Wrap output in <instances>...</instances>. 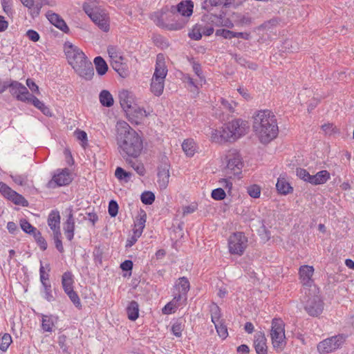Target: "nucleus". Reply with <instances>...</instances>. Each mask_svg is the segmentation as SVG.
<instances>
[{
	"label": "nucleus",
	"mask_w": 354,
	"mask_h": 354,
	"mask_svg": "<svg viewBox=\"0 0 354 354\" xmlns=\"http://www.w3.org/2000/svg\"><path fill=\"white\" fill-rule=\"evenodd\" d=\"M116 141L120 154L123 158H137L141 153L143 145L139 134L124 121L117 122Z\"/></svg>",
	"instance_id": "obj_1"
},
{
	"label": "nucleus",
	"mask_w": 354,
	"mask_h": 354,
	"mask_svg": "<svg viewBox=\"0 0 354 354\" xmlns=\"http://www.w3.org/2000/svg\"><path fill=\"white\" fill-rule=\"evenodd\" d=\"M253 118V129L261 143H268L277 136V119L271 111H259Z\"/></svg>",
	"instance_id": "obj_2"
},
{
	"label": "nucleus",
	"mask_w": 354,
	"mask_h": 354,
	"mask_svg": "<svg viewBox=\"0 0 354 354\" xmlns=\"http://www.w3.org/2000/svg\"><path fill=\"white\" fill-rule=\"evenodd\" d=\"M176 13L177 6H172L170 8L165 7L160 12L151 13L149 18L159 27L167 30H176Z\"/></svg>",
	"instance_id": "obj_3"
},
{
	"label": "nucleus",
	"mask_w": 354,
	"mask_h": 354,
	"mask_svg": "<svg viewBox=\"0 0 354 354\" xmlns=\"http://www.w3.org/2000/svg\"><path fill=\"white\" fill-rule=\"evenodd\" d=\"M270 336L273 348L278 353L281 352L287 344L283 320L277 318L272 319Z\"/></svg>",
	"instance_id": "obj_4"
},
{
	"label": "nucleus",
	"mask_w": 354,
	"mask_h": 354,
	"mask_svg": "<svg viewBox=\"0 0 354 354\" xmlns=\"http://www.w3.org/2000/svg\"><path fill=\"white\" fill-rule=\"evenodd\" d=\"M248 128V123L240 119L232 120L225 124L221 128V133L223 136H227L226 142L235 140L244 135Z\"/></svg>",
	"instance_id": "obj_5"
},
{
	"label": "nucleus",
	"mask_w": 354,
	"mask_h": 354,
	"mask_svg": "<svg viewBox=\"0 0 354 354\" xmlns=\"http://www.w3.org/2000/svg\"><path fill=\"white\" fill-rule=\"evenodd\" d=\"M317 293L318 290L315 292H307V295H305L303 299L305 310L313 317L320 315L324 308V303Z\"/></svg>",
	"instance_id": "obj_6"
},
{
	"label": "nucleus",
	"mask_w": 354,
	"mask_h": 354,
	"mask_svg": "<svg viewBox=\"0 0 354 354\" xmlns=\"http://www.w3.org/2000/svg\"><path fill=\"white\" fill-rule=\"evenodd\" d=\"M314 271V268L308 265L301 266L299 268V280L303 286L301 292L304 295H307V292L318 290L313 279Z\"/></svg>",
	"instance_id": "obj_7"
},
{
	"label": "nucleus",
	"mask_w": 354,
	"mask_h": 354,
	"mask_svg": "<svg viewBox=\"0 0 354 354\" xmlns=\"http://www.w3.org/2000/svg\"><path fill=\"white\" fill-rule=\"evenodd\" d=\"M120 104L122 109L127 113L131 114L133 112H136L140 116H147L145 110L137 107L135 104L134 95L131 92L127 90H123L119 93Z\"/></svg>",
	"instance_id": "obj_8"
},
{
	"label": "nucleus",
	"mask_w": 354,
	"mask_h": 354,
	"mask_svg": "<svg viewBox=\"0 0 354 354\" xmlns=\"http://www.w3.org/2000/svg\"><path fill=\"white\" fill-rule=\"evenodd\" d=\"M248 245V238L243 232L233 233L228 239L229 251L232 254L242 255Z\"/></svg>",
	"instance_id": "obj_9"
},
{
	"label": "nucleus",
	"mask_w": 354,
	"mask_h": 354,
	"mask_svg": "<svg viewBox=\"0 0 354 354\" xmlns=\"http://www.w3.org/2000/svg\"><path fill=\"white\" fill-rule=\"evenodd\" d=\"M344 342L342 335H336L327 338L319 342L317 345V350L320 353H327L337 349Z\"/></svg>",
	"instance_id": "obj_10"
},
{
	"label": "nucleus",
	"mask_w": 354,
	"mask_h": 354,
	"mask_svg": "<svg viewBox=\"0 0 354 354\" xmlns=\"http://www.w3.org/2000/svg\"><path fill=\"white\" fill-rule=\"evenodd\" d=\"M9 88L10 94L21 102H26L28 95L30 94L27 88L17 81L10 80Z\"/></svg>",
	"instance_id": "obj_11"
},
{
	"label": "nucleus",
	"mask_w": 354,
	"mask_h": 354,
	"mask_svg": "<svg viewBox=\"0 0 354 354\" xmlns=\"http://www.w3.org/2000/svg\"><path fill=\"white\" fill-rule=\"evenodd\" d=\"M73 177L71 173L68 169L65 168L53 176L52 180L48 183V187L49 188H54L55 185H67L71 183Z\"/></svg>",
	"instance_id": "obj_12"
},
{
	"label": "nucleus",
	"mask_w": 354,
	"mask_h": 354,
	"mask_svg": "<svg viewBox=\"0 0 354 354\" xmlns=\"http://www.w3.org/2000/svg\"><path fill=\"white\" fill-rule=\"evenodd\" d=\"M66 55L69 64L75 70L76 67H79L77 63L82 61V59L86 58L85 54L77 46L72 44L68 45L66 48Z\"/></svg>",
	"instance_id": "obj_13"
},
{
	"label": "nucleus",
	"mask_w": 354,
	"mask_h": 354,
	"mask_svg": "<svg viewBox=\"0 0 354 354\" xmlns=\"http://www.w3.org/2000/svg\"><path fill=\"white\" fill-rule=\"evenodd\" d=\"M108 53L111 59V64L113 68L120 75L124 70V64L122 63L123 57L116 48L111 46L108 48Z\"/></svg>",
	"instance_id": "obj_14"
},
{
	"label": "nucleus",
	"mask_w": 354,
	"mask_h": 354,
	"mask_svg": "<svg viewBox=\"0 0 354 354\" xmlns=\"http://www.w3.org/2000/svg\"><path fill=\"white\" fill-rule=\"evenodd\" d=\"M169 165L167 162H162L158 166L157 182L161 189H165L169 183Z\"/></svg>",
	"instance_id": "obj_15"
},
{
	"label": "nucleus",
	"mask_w": 354,
	"mask_h": 354,
	"mask_svg": "<svg viewBox=\"0 0 354 354\" xmlns=\"http://www.w3.org/2000/svg\"><path fill=\"white\" fill-rule=\"evenodd\" d=\"M46 16L53 25L64 32L67 33L69 31V28L66 25V22L58 14L49 10L46 12Z\"/></svg>",
	"instance_id": "obj_16"
},
{
	"label": "nucleus",
	"mask_w": 354,
	"mask_h": 354,
	"mask_svg": "<svg viewBox=\"0 0 354 354\" xmlns=\"http://www.w3.org/2000/svg\"><path fill=\"white\" fill-rule=\"evenodd\" d=\"M180 288L181 290L180 293L178 294V306L185 304L187 299V293L189 290L190 284L186 277L178 278V292H180Z\"/></svg>",
	"instance_id": "obj_17"
},
{
	"label": "nucleus",
	"mask_w": 354,
	"mask_h": 354,
	"mask_svg": "<svg viewBox=\"0 0 354 354\" xmlns=\"http://www.w3.org/2000/svg\"><path fill=\"white\" fill-rule=\"evenodd\" d=\"M254 345L257 354H267L266 338L263 332L259 331L255 334Z\"/></svg>",
	"instance_id": "obj_18"
},
{
	"label": "nucleus",
	"mask_w": 354,
	"mask_h": 354,
	"mask_svg": "<svg viewBox=\"0 0 354 354\" xmlns=\"http://www.w3.org/2000/svg\"><path fill=\"white\" fill-rule=\"evenodd\" d=\"M90 19L104 32H108L109 30V24L108 17L105 14H101L97 12L94 15L90 16Z\"/></svg>",
	"instance_id": "obj_19"
},
{
	"label": "nucleus",
	"mask_w": 354,
	"mask_h": 354,
	"mask_svg": "<svg viewBox=\"0 0 354 354\" xmlns=\"http://www.w3.org/2000/svg\"><path fill=\"white\" fill-rule=\"evenodd\" d=\"M194 2L191 0L182 1L178 3V14L185 17L189 18L193 14Z\"/></svg>",
	"instance_id": "obj_20"
},
{
	"label": "nucleus",
	"mask_w": 354,
	"mask_h": 354,
	"mask_svg": "<svg viewBox=\"0 0 354 354\" xmlns=\"http://www.w3.org/2000/svg\"><path fill=\"white\" fill-rule=\"evenodd\" d=\"M183 151L187 157H192L197 151L198 147L196 142L192 138L185 139L182 145Z\"/></svg>",
	"instance_id": "obj_21"
},
{
	"label": "nucleus",
	"mask_w": 354,
	"mask_h": 354,
	"mask_svg": "<svg viewBox=\"0 0 354 354\" xmlns=\"http://www.w3.org/2000/svg\"><path fill=\"white\" fill-rule=\"evenodd\" d=\"M227 167L229 169L240 170L243 167V162L241 156L238 153H232L227 156Z\"/></svg>",
	"instance_id": "obj_22"
},
{
	"label": "nucleus",
	"mask_w": 354,
	"mask_h": 354,
	"mask_svg": "<svg viewBox=\"0 0 354 354\" xmlns=\"http://www.w3.org/2000/svg\"><path fill=\"white\" fill-rule=\"evenodd\" d=\"M162 58V56L160 54L158 55L155 72L153 73V77L164 80L167 71L165 66V64Z\"/></svg>",
	"instance_id": "obj_23"
},
{
	"label": "nucleus",
	"mask_w": 354,
	"mask_h": 354,
	"mask_svg": "<svg viewBox=\"0 0 354 354\" xmlns=\"http://www.w3.org/2000/svg\"><path fill=\"white\" fill-rule=\"evenodd\" d=\"M216 35H221L225 39H232L234 37L241 38L243 39H249L250 34L248 32H236L229 30L221 29L217 30Z\"/></svg>",
	"instance_id": "obj_24"
},
{
	"label": "nucleus",
	"mask_w": 354,
	"mask_h": 354,
	"mask_svg": "<svg viewBox=\"0 0 354 354\" xmlns=\"http://www.w3.org/2000/svg\"><path fill=\"white\" fill-rule=\"evenodd\" d=\"M48 224L50 228L53 231V233H55L57 230L60 231V216L58 211H52L49 214L48 218Z\"/></svg>",
	"instance_id": "obj_25"
},
{
	"label": "nucleus",
	"mask_w": 354,
	"mask_h": 354,
	"mask_svg": "<svg viewBox=\"0 0 354 354\" xmlns=\"http://www.w3.org/2000/svg\"><path fill=\"white\" fill-rule=\"evenodd\" d=\"M330 178V174L326 170L317 172L315 175H311L310 183L312 185H321L325 183Z\"/></svg>",
	"instance_id": "obj_26"
},
{
	"label": "nucleus",
	"mask_w": 354,
	"mask_h": 354,
	"mask_svg": "<svg viewBox=\"0 0 354 354\" xmlns=\"http://www.w3.org/2000/svg\"><path fill=\"white\" fill-rule=\"evenodd\" d=\"M140 217L137 218L134 225L133 233L137 236H140L145 226L147 215L144 211H141Z\"/></svg>",
	"instance_id": "obj_27"
},
{
	"label": "nucleus",
	"mask_w": 354,
	"mask_h": 354,
	"mask_svg": "<svg viewBox=\"0 0 354 354\" xmlns=\"http://www.w3.org/2000/svg\"><path fill=\"white\" fill-rule=\"evenodd\" d=\"M75 71L80 76L87 80H91L94 75V70L92 63H88L87 67H86L84 69H82L79 66L76 67Z\"/></svg>",
	"instance_id": "obj_28"
},
{
	"label": "nucleus",
	"mask_w": 354,
	"mask_h": 354,
	"mask_svg": "<svg viewBox=\"0 0 354 354\" xmlns=\"http://www.w3.org/2000/svg\"><path fill=\"white\" fill-rule=\"evenodd\" d=\"M57 322V317L52 315H42L41 327L44 331L51 332L55 323Z\"/></svg>",
	"instance_id": "obj_29"
},
{
	"label": "nucleus",
	"mask_w": 354,
	"mask_h": 354,
	"mask_svg": "<svg viewBox=\"0 0 354 354\" xmlns=\"http://www.w3.org/2000/svg\"><path fill=\"white\" fill-rule=\"evenodd\" d=\"M164 89V80L152 77L151 83V91L156 96L162 93Z\"/></svg>",
	"instance_id": "obj_30"
},
{
	"label": "nucleus",
	"mask_w": 354,
	"mask_h": 354,
	"mask_svg": "<svg viewBox=\"0 0 354 354\" xmlns=\"http://www.w3.org/2000/svg\"><path fill=\"white\" fill-rule=\"evenodd\" d=\"M45 5L53 6L55 3L54 2H50L48 0L37 1L36 3H34L32 8L30 11L31 16L33 18L38 17L40 13L41 8Z\"/></svg>",
	"instance_id": "obj_31"
},
{
	"label": "nucleus",
	"mask_w": 354,
	"mask_h": 354,
	"mask_svg": "<svg viewBox=\"0 0 354 354\" xmlns=\"http://www.w3.org/2000/svg\"><path fill=\"white\" fill-rule=\"evenodd\" d=\"M99 99L102 105L106 107H111L114 102L112 95L106 90H103L100 92Z\"/></svg>",
	"instance_id": "obj_32"
},
{
	"label": "nucleus",
	"mask_w": 354,
	"mask_h": 354,
	"mask_svg": "<svg viewBox=\"0 0 354 354\" xmlns=\"http://www.w3.org/2000/svg\"><path fill=\"white\" fill-rule=\"evenodd\" d=\"M127 313L128 318L130 320L135 321L139 315L138 304L135 301H131L127 308Z\"/></svg>",
	"instance_id": "obj_33"
},
{
	"label": "nucleus",
	"mask_w": 354,
	"mask_h": 354,
	"mask_svg": "<svg viewBox=\"0 0 354 354\" xmlns=\"http://www.w3.org/2000/svg\"><path fill=\"white\" fill-rule=\"evenodd\" d=\"M133 158V157H127L126 158H124L126 161V162L140 176H144L145 174V168L144 167V165L138 162L137 160L133 161L132 160Z\"/></svg>",
	"instance_id": "obj_34"
},
{
	"label": "nucleus",
	"mask_w": 354,
	"mask_h": 354,
	"mask_svg": "<svg viewBox=\"0 0 354 354\" xmlns=\"http://www.w3.org/2000/svg\"><path fill=\"white\" fill-rule=\"evenodd\" d=\"M209 310L211 315V319L214 324H217L218 322L222 321L221 309L217 304L212 303L209 306Z\"/></svg>",
	"instance_id": "obj_35"
},
{
	"label": "nucleus",
	"mask_w": 354,
	"mask_h": 354,
	"mask_svg": "<svg viewBox=\"0 0 354 354\" xmlns=\"http://www.w3.org/2000/svg\"><path fill=\"white\" fill-rule=\"evenodd\" d=\"M73 279L71 272H65L62 278V284L64 292L73 289Z\"/></svg>",
	"instance_id": "obj_36"
},
{
	"label": "nucleus",
	"mask_w": 354,
	"mask_h": 354,
	"mask_svg": "<svg viewBox=\"0 0 354 354\" xmlns=\"http://www.w3.org/2000/svg\"><path fill=\"white\" fill-rule=\"evenodd\" d=\"M94 64L95 65V68L98 75H103L106 73L108 70V66L102 57H96L94 59Z\"/></svg>",
	"instance_id": "obj_37"
},
{
	"label": "nucleus",
	"mask_w": 354,
	"mask_h": 354,
	"mask_svg": "<svg viewBox=\"0 0 354 354\" xmlns=\"http://www.w3.org/2000/svg\"><path fill=\"white\" fill-rule=\"evenodd\" d=\"M277 191L281 194H288L290 193L292 188L290 187L289 183L284 179L279 178L276 184Z\"/></svg>",
	"instance_id": "obj_38"
},
{
	"label": "nucleus",
	"mask_w": 354,
	"mask_h": 354,
	"mask_svg": "<svg viewBox=\"0 0 354 354\" xmlns=\"http://www.w3.org/2000/svg\"><path fill=\"white\" fill-rule=\"evenodd\" d=\"M12 201L15 204L21 205L23 207H27L28 205V202L25 199L24 196L21 194L17 193L15 191L12 192V194L8 198Z\"/></svg>",
	"instance_id": "obj_39"
},
{
	"label": "nucleus",
	"mask_w": 354,
	"mask_h": 354,
	"mask_svg": "<svg viewBox=\"0 0 354 354\" xmlns=\"http://www.w3.org/2000/svg\"><path fill=\"white\" fill-rule=\"evenodd\" d=\"M221 129H212L210 138L211 140L216 143H222L226 142L227 136H223L221 133Z\"/></svg>",
	"instance_id": "obj_40"
},
{
	"label": "nucleus",
	"mask_w": 354,
	"mask_h": 354,
	"mask_svg": "<svg viewBox=\"0 0 354 354\" xmlns=\"http://www.w3.org/2000/svg\"><path fill=\"white\" fill-rule=\"evenodd\" d=\"M115 176L120 180L128 182L130 180L132 174L130 172H127L122 167H118L115 169Z\"/></svg>",
	"instance_id": "obj_41"
},
{
	"label": "nucleus",
	"mask_w": 354,
	"mask_h": 354,
	"mask_svg": "<svg viewBox=\"0 0 354 354\" xmlns=\"http://www.w3.org/2000/svg\"><path fill=\"white\" fill-rule=\"evenodd\" d=\"M221 108L227 112L233 113L234 109L236 106V103L233 100H227L223 98H221Z\"/></svg>",
	"instance_id": "obj_42"
},
{
	"label": "nucleus",
	"mask_w": 354,
	"mask_h": 354,
	"mask_svg": "<svg viewBox=\"0 0 354 354\" xmlns=\"http://www.w3.org/2000/svg\"><path fill=\"white\" fill-rule=\"evenodd\" d=\"M176 308L177 300L176 299L175 297L172 301H171L164 306V308L162 309V313L164 315H170L176 312Z\"/></svg>",
	"instance_id": "obj_43"
},
{
	"label": "nucleus",
	"mask_w": 354,
	"mask_h": 354,
	"mask_svg": "<svg viewBox=\"0 0 354 354\" xmlns=\"http://www.w3.org/2000/svg\"><path fill=\"white\" fill-rule=\"evenodd\" d=\"M12 343V337L10 334L5 333L0 339V349L2 351H6Z\"/></svg>",
	"instance_id": "obj_44"
},
{
	"label": "nucleus",
	"mask_w": 354,
	"mask_h": 354,
	"mask_svg": "<svg viewBox=\"0 0 354 354\" xmlns=\"http://www.w3.org/2000/svg\"><path fill=\"white\" fill-rule=\"evenodd\" d=\"M20 225L21 229L27 234H35L38 230L26 220H21Z\"/></svg>",
	"instance_id": "obj_45"
},
{
	"label": "nucleus",
	"mask_w": 354,
	"mask_h": 354,
	"mask_svg": "<svg viewBox=\"0 0 354 354\" xmlns=\"http://www.w3.org/2000/svg\"><path fill=\"white\" fill-rule=\"evenodd\" d=\"M42 287H43L44 298L46 299L49 302L54 301L55 297L52 293L51 285L50 283H44Z\"/></svg>",
	"instance_id": "obj_46"
},
{
	"label": "nucleus",
	"mask_w": 354,
	"mask_h": 354,
	"mask_svg": "<svg viewBox=\"0 0 354 354\" xmlns=\"http://www.w3.org/2000/svg\"><path fill=\"white\" fill-rule=\"evenodd\" d=\"M61 237L62 234L60 231L57 230L55 233H53V240L55 242V248L59 252L63 253L64 252V249L62 245Z\"/></svg>",
	"instance_id": "obj_47"
},
{
	"label": "nucleus",
	"mask_w": 354,
	"mask_h": 354,
	"mask_svg": "<svg viewBox=\"0 0 354 354\" xmlns=\"http://www.w3.org/2000/svg\"><path fill=\"white\" fill-rule=\"evenodd\" d=\"M218 335L225 339L227 336V329L226 326L224 324L223 321H221L217 324H214Z\"/></svg>",
	"instance_id": "obj_48"
},
{
	"label": "nucleus",
	"mask_w": 354,
	"mask_h": 354,
	"mask_svg": "<svg viewBox=\"0 0 354 354\" xmlns=\"http://www.w3.org/2000/svg\"><path fill=\"white\" fill-rule=\"evenodd\" d=\"M64 232H74L75 230V221L72 213H70L68 216L67 220L64 223Z\"/></svg>",
	"instance_id": "obj_49"
},
{
	"label": "nucleus",
	"mask_w": 354,
	"mask_h": 354,
	"mask_svg": "<svg viewBox=\"0 0 354 354\" xmlns=\"http://www.w3.org/2000/svg\"><path fill=\"white\" fill-rule=\"evenodd\" d=\"M12 180L19 185H25L28 181V176L26 174H10Z\"/></svg>",
	"instance_id": "obj_50"
},
{
	"label": "nucleus",
	"mask_w": 354,
	"mask_h": 354,
	"mask_svg": "<svg viewBox=\"0 0 354 354\" xmlns=\"http://www.w3.org/2000/svg\"><path fill=\"white\" fill-rule=\"evenodd\" d=\"M141 201L145 205H151L155 201V195L151 192H145L141 195Z\"/></svg>",
	"instance_id": "obj_51"
},
{
	"label": "nucleus",
	"mask_w": 354,
	"mask_h": 354,
	"mask_svg": "<svg viewBox=\"0 0 354 354\" xmlns=\"http://www.w3.org/2000/svg\"><path fill=\"white\" fill-rule=\"evenodd\" d=\"M1 3L2 6V8L3 12L8 16H12L14 12L12 10V0H1Z\"/></svg>",
	"instance_id": "obj_52"
},
{
	"label": "nucleus",
	"mask_w": 354,
	"mask_h": 354,
	"mask_svg": "<svg viewBox=\"0 0 354 354\" xmlns=\"http://www.w3.org/2000/svg\"><path fill=\"white\" fill-rule=\"evenodd\" d=\"M35 241H37V244L40 247L41 250L44 251L47 248V242L46 241L45 239L41 236L39 231H37L35 232V234L33 235Z\"/></svg>",
	"instance_id": "obj_53"
},
{
	"label": "nucleus",
	"mask_w": 354,
	"mask_h": 354,
	"mask_svg": "<svg viewBox=\"0 0 354 354\" xmlns=\"http://www.w3.org/2000/svg\"><path fill=\"white\" fill-rule=\"evenodd\" d=\"M66 294L68 296L71 301L73 303V304L76 307H81V302L79 296L73 290V289L66 291Z\"/></svg>",
	"instance_id": "obj_54"
},
{
	"label": "nucleus",
	"mask_w": 354,
	"mask_h": 354,
	"mask_svg": "<svg viewBox=\"0 0 354 354\" xmlns=\"http://www.w3.org/2000/svg\"><path fill=\"white\" fill-rule=\"evenodd\" d=\"M248 193L251 197L258 198L261 194V188L257 185H250L248 187Z\"/></svg>",
	"instance_id": "obj_55"
},
{
	"label": "nucleus",
	"mask_w": 354,
	"mask_h": 354,
	"mask_svg": "<svg viewBox=\"0 0 354 354\" xmlns=\"http://www.w3.org/2000/svg\"><path fill=\"white\" fill-rule=\"evenodd\" d=\"M212 197L216 201H221L225 198V192L222 188H216L212 192Z\"/></svg>",
	"instance_id": "obj_56"
},
{
	"label": "nucleus",
	"mask_w": 354,
	"mask_h": 354,
	"mask_svg": "<svg viewBox=\"0 0 354 354\" xmlns=\"http://www.w3.org/2000/svg\"><path fill=\"white\" fill-rule=\"evenodd\" d=\"M297 176L301 180L310 183L311 175L304 169L299 168L297 169Z\"/></svg>",
	"instance_id": "obj_57"
},
{
	"label": "nucleus",
	"mask_w": 354,
	"mask_h": 354,
	"mask_svg": "<svg viewBox=\"0 0 354 354\" xmlns=\"http://www.w3.org/2000/svg\"><path fill=\"white\" fill-rule=\"evenodd\" d=\"M108 212L111 217H115L118 212V205L114 200H111L109 203Z\"/></svg>",
	"instance_id": "obj_58"
},
{
	"label": "nucleus",
	"mask_w": 354,
	"mask_h": 354,
	"mask_svg": "<svg viewBox=\"0 0 354 354\" xmlns=\"http://www.w3.org/2000/svg\"><path fill=\"white\" fill-rule=\"evenodd\" d=\"M26 102L32 103L35 107L41 110L42 107L45 105L42 102H41L39 99H37L35 96L32 94H30L28 97V100Z\"/></svg>",
	"instance_id": "obj_59"
},
{
	"label": "nucleus",
	"mask_w": 354,
	"mask_h": 354,
	"mask_svg": "<svg viewBox=\"0 0 354 354\" xmlns=\"http://www.w3.org/2000/svg\"><path fill=\"white\" fill-rule=\"evenodd\" d=\"M13 192L14 190H12L6 183L0 182V192L4 197L8 198Z\"/></svg>",
	"instance_id": "obj_60"
},
{
	"label": "nucleus",
	"mask_w": 354,
	"mask_h": 354,
	"mask_svg": "<svg viewBox=\"0 0 354 354\" xmlns=\"http://www.w3.org/2000/svg\"><path fill=\"white\" fill-rule=\"evenodd\" d=\"M189 37L194 40H199L202 37L201 28L198 26H195L191 32H189Z\"/></svg>",
	"instance_id": "obj_61"
},
{
	"label": "nucleus",
	"mask_w": 354,
	"mask_h": 354,
	"mask_svg": "<svg viewBox=\"0 0 354 354\" xmlns=\"http://www.w3.org/2000/svg\"><path fill=\"white\" fill-rule=\"evenodd\" d=\"M75 136L77 140H81L82 142V147H85V145L87 144V134L85 131L82 130H76L75 131Z\"/></svg>",
	"instance_id": "obj_62"
},
{
	"label": "nucleus",
	"mask_w": 354,
	"mask_h": 354,
	"mask_svg": "<svg viewBox=\"0 0 354 354\" xmlns=\"http://www.w3.org/2000/svg\"><path fill=\"white\" fill-rule=\"evenodd\" d=\"M184 82L186 84V86L188 89L190 90V91L198 92L197 86L195 85L193 80L189 76H186L185 77Z\"/></svg>",
	"instance_id": "obj_63"
},
{
	"label": "nucleus",
	"mask_w": 354,
	"mask_h": 354,
	"mask_svg": "<svg viewBox=\"0 0 354 354\" xmlns=\"http://www.w3.org/2000/svg\"><path fill=\"white\" fill-rule=\"evenodd\" d=\"M197 204L196 203H192L187 206L183 207V216H186L187 214H192L197 209Z\"/></svg>",
	"instance_id": "obj_64"
}]
</instances>
